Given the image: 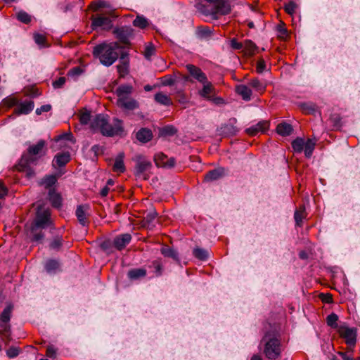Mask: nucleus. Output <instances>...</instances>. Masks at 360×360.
<instances>
[{"label": "nucleus", "instance_id": "1", "mask_svg": "<svg viewBox=\"0 0 360 360\" xmlns=\"http://www.w3.org/2000/svg\"><path fill=\"white\" fill-rule=\"evenodd\" d=\"M196 11L213 20H217L231 11L230 0H195Z\"/></svg>", "mask_w": 360, "mask_h": 360}, {"label": "nucleus", "instance_id": "2", "mask_svg": "<svg viewBox=\"0 0 360 360\" xmlns=\"http://www.w3.org/2000/svg\"><path fill=\"white\" fill-rule=\"evenodd\" d=\"M35 206V217L31 225L30 232L32 240L39 242L44 237L42 229L51 227L53 225V221L50 208L46 204L37 202Z\"/></svg>", "mask_w": 360, "mask_h": 360}, {"label": "nucleus", "instance_id": "3", "mask_svg": "<svg viewBox=\"0 0 360 360\" xmlns=\"http://www.w3.org/2000/svg\"><path fill=\"white\" fill-rule=\"evenodd\" d=\"M91 129L94 132L101 133L104 136L112 137L122 131V122L116 118L111 120L108 115L98 114L93 117L91 121Z\"/></svg>", "mask_w": 360, "mask_h": 360}, {"label": "nucleus", "instance_id": "4", "mask_svg": "<svg viewBox=\"0 0 360 360\" xmlns=\"http://www.w3.org/2000/svg\"><path fill=\"white\" fill-rule=\"evenodd\" d=\"M122 46L117 42L103 43L94 47L93 54L105 65H111L122 53Z\"/></svg>", "mask_w": 360, "mask_h": 360}, {"label": "nucleus", "instance_id": "5", "mask_svg": "<svg viewBox=\"0 0 360 360\" xmlns=\"http://www.w3.org/2000/svg\"><path fill=\"white\" fill-rule=\"evenodd\" d=\"M117 105L125 114L131 112L135 109L134 88L131 84H121L115 90Z\"/></svg>", "mask_w": 360, "mask_h": 360}, {"label": "nucleus", "instance_id": "6", "mask_svg": "<svg viewBox=\"0 0 360 360\" xmlns=\"http://www.w3.org/2000/svg\"><path fill=\"white\" fill-rule=\"evenodd\" d=\"M89 8L96 13L93 16L92 22H112L117 20L118 15L115 11L109 7V4L102 0L95 1L91 3Z\"/></svg>", "mask_w": 360, "mask_h": 360}, {"label": "nucleus", "instance_id": "7", "mask_svg": "<svg viewBox=\"0 0 360 360\" xmlns=\"http://www.w3.org/2000/svg\"><path fill=\"white\" fill-rule=\"evenodd\" d=\"M261 345H264V354L269 360H276L280 356L282 346L275 334L266 333L261 341Z\"/></svg>", "mask_w": 360, "mask_h": 360}, {"label": "nucleus", "instance_id": "8", "mask_svg": "<svg viewBox=\"0 0 360 360\" xmlns=\"http://www.w3.org/2000/svg\"><path fill=\"white\" fill-rule=\"evenodd\" d=\"M46 142L44 140H39L37 144L32 145L27 148V155H23L20 164L23 167L34 162L37 157L39 158L45 153Z\"/></svg>", "mask_w": 360, "mask_h": 360}, {"label": "nucleus", "instance_id": "9", "mask_svg": "<svg viewBox=\"0 0 360 360\" xmlns=\"http://www.w3.org/2000/svg\"><path fill=\"white\" fill-rule=\"evenodd\" d=\"M9 105H17V107L14 110V113L16 115H27L30 112H32L34 109V104L32 101H26L24 102L18 103V101L16 98H11L9 102Z\"/></svg>", "mask_w": 360, "mask_h": 360}, {"label": "nucleus", "instance_id": "10", "mask_svg": "<svg viewBox=\"0 0 360 360\" xmlns=\"http://www.w3.org/2000/svg\"><path fill=\"white\" fill-rule=\"evenodd\" d=\"M340 335L345 340L347 345L354 347L356 342V332L353 328L340 326L338 328Z\"/></svg>", "mask_w": 360, "mask_h": 360}, {"label": "nucleus", "instance_id": "11", "mask_svg": "<svg viewBox=\"0 0 360 360\" xmlns=\"http://www.w3.org/2000/svg\"><path fill=\"white\" fill-rule=\"evenodd\" d=\"M151 162L144 157H136V177L146 179L148 178L147 172L151 168Z\"/></svg>", "mask_w": 360, "mask_h": 360}, {"label": "nucleus", "instance_id": "12", "mask_svg": "<svg viewBox=\"0 0 360 360\" xmlns=\"http://www.w3.org/2000/svg\"><path fill=\"white\" fill-rule=\"evenodd\" d=\"M113 33L120 42L124 45H127L132 34V30L127 26H123L115 29Z\"/></svg>", "mask_w": 360, "mask_h": 360}, {"label": "nucleus", "instance_id": "13", "mask_svg": "<svg viewBox=\"0 0 360 360\" xmlns=\"http://www.w3.org/2000/svg\"><path fill=\"white\" fill-rule=\"evenodd\" d=\"M89 206L88 205H80L77 206L76 209V217L77 218L79 223L83 226H85L89 224Z\"/></svg>", "mask_w": 360, "mask_h": 360}, {"label": "nucleus", "instance_id": "14", "mask_svg": "<svg viewBox=\"0 0 360 360\" xmlns=\"http://www.w3.org/2000/svg\"><path fill=\"white\" fill-rule=\"evenodd\" d=\"M157 214L155 211H150L146 217L138 216L136 214V226L140 225L141 227H147L150 229L153 221L155 219Z\"/></svg>", "mask_w": 360, "mask_h": 360}, {"label": "nucleus", "instance_id": "15", "mask_svg": "<svg viewBox=\"0 0 360 360\" xmlns=\"http://www.w3.org/2000/svg\"><path fill=\"white\" fill-rule=\"evenodd\" d=\"M186 69L190 75L200 83H205L207 82L206 75L198 67L188 64L186 65Z\"/></svg>", "mask_w": 360, "mask_h": 360}, {"label": "nucleus", "instance_id": "16", "mask_svg": "<svg viewBox=\"0 0 360 360\" xmlns=\"http://www.w3.org/2000/svg\"><path fill=\"white\" fill-rule=\"evenodd\" d=\"M155 162L158 167L170 168L174 167L175 160L172 158H169L163 153H158L155 156Z\"/></svg>", "mask_w": 360, "mask_h": 360}, {"label": "nucleus", "instance_id": "17", "mask_svg": "<svg viewBox=\"0 0 360 360\" xmlns=\"http://www.w3.org/2000/svg\"><path fill=\"white\" fill-rule=\"evenodd\" d=\"M153 138L152 131L148 128H141L136 131V140L141 143H146L150 141Z\"/></svg>", "mask_w": 360, "mask_h": 360}, {"label": "nucleus", "instance_id": "18", "mask_svg": "<svg viewBox=\"0 0 360 360\" xmlns=\"http://www.w3.org/2000/svg\"><path fill=\"white\" fill-rule=\"evenodd\" d=\"M269 127V123L267 122H259L257 124L251 126L250 127L245 129L247 134L250 136H255L259 132H264Z\"/></svg>", "mask_w": 360, "mask_h": 360}, {"label": "nucleus", "instance_id": "19", "mask_svg": "<svg viewBox=\"0 0 360 360\" xmlns=\"http://www.w3.org/2000/svg\"><path fill=\"white\" fill-rule=\"evenodd\" d=\"M131 236L130 234H121L115 238L113 240V244L117 249L122 250L127 245V244H128L131 241Z\"/></svg>", "mask_w": 360, "mask_h": 360}, {"label": "nucleus", "instance_id": "20", "mask_svg": "<svg viewBox=\"0 0 360 360\" xmlns=\"http://www.w3.org/2000/svg\"><path fill=\"white\" fill-rule=\"evenodd\" d=\"M195 34L200 39L209 40L213 35V31L207 26H198Z\"/></svg>", "mask_w": 360, "mask_h": 360}, {"label": "nucleus", "instance_id": "21", "mask_svg": "<svg viewBox=\"0 0 360 360\" xmlns=\"http://www.w3.org/2000/svg\"><path fill=\"white\" fill-rule=\"evenodd\" d=\"M225 174V169L222 167H219L208 172L205 176L206 181H216Z\"/></svg>", "mask_w": 360, "mask_h": 360}, {"label": "nucleus", "instance_id": "22", "mask_svg": "<svg viewBox=\"0 0 360 360\" xmlns=\"http://www.w3.org/2000/svg\"><path fill=\"white\" fill-rule=\"evenodd\" d=\"M135 281V269L129 270L127 274L123 276L122 281L119 283L121 288H126L133 285Z\"/></svg>", "mask_w": 360, "mask_h": 360}, {"label": "nucleus", "instance_id": "23", "mask_svg": "<svg viewBox=\"0 0 360 360\" xmlns=\"http://www.w3.org/2000/svg\"><path fill=\"white\" fill-rule=\"evenodd\" d=\"M49 198L53 207L56 208L60 207L62 205V198L60 194L55 191L54 188L49 191Z\"/></svg>", "mask_w": 360, "mask_h": 360}, {"label": "nucleus", "instance_id": "24", "mask_svg": "<svg viewBox=\"0 0 360 360\" xmlns=\"http://www.w3.org/2000/svg\"><path fill=\"white\" fill-rule=\"evenodd\" d=\"M70 160V156L69 153H63L58 154L56 155L53 161V165L55 167L58 165V167L65 166Z\"/></svg>", "mask_w": 360, "mask_h": 360}, {"label": "nucleus", "instance_id": "25", "mask_svg": "<svg viewBox=\"0 0 360 360\" xmlns=\"http://www.w3.org/2000/svg\"><path fill=\"white\" fill-rule=\"evenodd\" d=\"M155 101L162 105L169 106L172 105L171 98L163 92H158L154 96Z\"/></svg>", "mask_w": 360, "mask_h": 360}, {"label": "nucleus", "instance_id": "26", "mask_svg": "<svg viewBox=\"0 0 360 360\" xmlns=\"http://www.w3.org/2000/svg\"><path fill=\"white\" fill-rule=\"evenodd\" d=\"M203 84V88L200 91V95L207 99H211L212 95L214 93V89L212 84L207 81Z\"/></svg>", "mask_w": 360, "mask_h": 360}, {"label": "nucleus", "instance_id": "27", "mask_svg": "<svg viewBox=\"0 0 360 360\" xmlns=\"http://www.w3.org/2000/svg\"><path fill=\"white\" fill-rule=\"evenodd\" d=\"M276 131L283 136H289L292 131V127L290 124L282 122L277 125Z\"/></svg>", "mask_w": 360, "mask_h": 360}, {"label": "nucleus", "instance_id": "28", "mask_svg": "<svg viewBox=\"0 0 360 360\" xmlns=\"http://www.w3.org/2000/svg\"><path fill=\"white\" fill-rule=\"evenodd\" d=\"M236 92L240 95L245 101H250L251 99L252 91L245 85L241 84L237 86Z\"/></svg>", "mask_w": 360, "mask_h": 360}, {"label": "nucleus", "instance_id": "29", "mask_svg": "<svg viewBox=\"0 0 360 360\" xmlns=\"http://www.w3.org/2000/svg\"><path fill=\"white\" fill-rule=\"evenodd\" d=\"M248 84L253 88L255 91L262 93L265 91L266 84L264 81L259 80L257 78L252 79Z\"/></svg>", "mask_w": 360, "mask_h": 360}, {"label": "nucleus", "instance_id": "30", "mask_svg": "<svg viewBox=\"0 0 360 360\" xmlns=\"http://www.w3.org/2000/svg\"><path fill=\"white\" fill-rule=\"evenodd\" d=\"M161 253L165 257H171L175 261H179L178 253L175 250L169 246H163L161 248Z\"/></svg>", "mask_w": 360, "mask_h": 360}, {"label": "nucleus", "instance_id": "31", "mask_svg": "<svg viewBox=\"0 0 360 360\" xmlns=\"http://www.w3.org/2000/svg\"><path fill=\"white\" fill-rule=\"evenodd\" d=\"M315 144L316 143L310 139H308L307 141H305L303 150L307 158H309L311 156L315 148Z\"/></svg>", "mask_w": 360, "mask_h": 360}, {"label": "nucleus", "instance_id": "32", "mask_svg": "<svg viewBox=\"0 0 360 360\" xmlns=\"http://www.w3.org/2000/svg\"><path fill=\"white\" fill-rule=\"evenodd\" d=\"M305 141L302 138L297 137L295 140L292 141L291 145L294 151L297 153H300L304 150V145Z\"/></svg>", "mask_w": 360, "mask_h": 360}, {"label": "nucleus", "instance_id": "33", "mask_svg": "<svg viewBox=\"0 0 360 360\" xmlns=\"http://www.w3.org/2000/svg\"><path fill=\"white\" fill-rule=\"evenodd\" d=\"M57 181V178L55 175H49L45 176L42 180L41 184L44 186V187L49 191L51 188H53L52 186L56 184Z\"/></svg>", "mask_w": 360, "mask_h": 360}, {"label": "nucleus", "instance_id": "34", "mask_svg": "<svg viewBox=\"0 0 360 360\" xmlns=\"http://www.w3.org/2000/svg\"><path fill=\"white\" fill-rule=\"evenodd\" d=\"M277 36L282 40H285L289 37V32L285 27V24H277Z\"/></svg>", "mask_w": 360, "mask_h": 360}, {"label": "nucleus", "instance_id": "35", "mask_svg": "<svg viewBox=\"0 0 360 360\" xmlns=\"http://www.w3.org/2000/svg\"><path fill=\"white\" fill-rule=\"evenodd\" d=\"M113 171L115 172L121 173L124 171V165L123 162V155L122 154L119 155L114 162L113 165Z\"/></svg>", "mask_w": 360, "mask_h": 360}, {"label": "nucleus", "instance_id": "36", "mask_svg": "<svg viewBox=\"0 0 360 360\" xmlns=\"http://www.w3.org/2000/svg\"><path fill=\"white\" fill-rule=\"evenodd\" d=\"M305 217V209L304 207H300L299 210H296L294 214V218L296 224L299 226H302V219Z\"/></svg>", "mask_w": 360, "mask_h": 360}, {"label": "nucleus", "instance_id": "37", "mask_svg": "<svg viewBox=\"0 0 360 360\" xmlns=\"http://www.w3.org/2000/svg\"><path fill=\"white\" fill-rule=\"evenodd\" d=\"M299 106L306 114H312L316 111V105L313 103H301Z\"/></svg>", "mask_w": 360, "mask_h": 360}, {"label": "nucleus", "instance_id": "38", "mask_svg": "<svg viewBox=\"0 0 360 360\" xmlns=\"http://www.w3.org/2000/svg\"><path fill=\"white\" fill-rule=\"evenodd\" d=\"M13 310V306L11 304H8L2 311L0 319L1 322H8L11 319V313Z\"/></svg>", "mask_w": 360, "mask_h": 360}, {"label": "nucleus", "instance_id": "39", "mask_svg": "<svg viewBox=\"0 0 360 360\" xmlns=\"http://www.w3.org/2000/svg\"><path fill=\"white\" fill-rule=\"evenodd\" d=\"M59 267V263L55 259H49L45 264V269L48 273L55 272Z\"/></svg>", "mask_w": 360, "mask_h": 360}, {"label": "nucleus", "instance_id": "40", "mask_svg": "<svg viewBox=\"0 0 360 360\" xmlns=\"http://www.w3.org/2000/svg\"><path fill=\"white\" fill-rule=\"evenodd\" d=\"M338 316L336 314L332 313L329 314L326 318V323L328 326L333 328H339L338 326Z\"/></svg>", "mask_w": 360, "mask_h": 360}, {"label": "nucleus", "instance_id": "41", "mask_svg": "<svg viewBox=\"0 0 360 360\" xmlns=\"http://www.w3.org/2000/svg\"><path fill=\"white\" fill-rule=\"evenodd\" d=\"M144 57L150 60L151 56L155 53V48L152 43H148L146 45L144 51H143Z\"/></svg>", "mask_w": 360, "mask_h": 360}, {"label": "nucleus", "instance_id": "42", "mask_svg": "<svg viewBox=\"0 0 360 360\" xmlns=\"http://www.w3.org/2000/svg\"><path fill=\"white\" fill-rule=\"evenodd\" d=\"M193 255L200 259V260H205L208 257V253L207 252L202 248H195L193 251Z\"/></svg>", "mask_w": 360, "mask_h": 360}, {"label": "nucleus", "instance_id": "43", "mask_svg": "<svg viewBox=\"0 0 360 360\" xmlns=\"http://www.w3.org/2000/svg\"><path fill=\"white\" fill-rule=\"evenodd\" d=\"M8 322H1L0 323V335L8 338L11 333V326Z\"/></svg>", "mask_w": 360, "mask_h": 360}, {"label": "nucleus", "instance_id": "44", "mask_svg": "<svg viewBox=\"0 0 360 360\" xmlns=\"http://www.w3.org/2000/svg\"><path fill=\"white\" fill-rule=\"evenodd\" d=\"M34 39L35 43L41 48L46 46V37L44 34L35 33L34 34Z\"/></svg>", "mask_w": 360, "mask_h": 360}, {"label": "nucleus", "instance_id": "45", "mask_svg": "<svg viewBox=\"0 0 360 360\" xmlns=\"http://www.w3.org/2000/svg\"><path fill=\"white\" fill-rule=\"evenodd\" d=\"M17 19L21 22H30L32 20L31 15L25 11H20L17 13Z\"/></svg>", "mask_w": 360, "mask_h": 360}, {"label": "nucleus", "instance_id": "46", "mask_svg": "<svg viewBox=\"0 0 360 360\" xmlns=\"http://www.w3.org/2000/svg\"><path fill=\"white\" fill-rule=\"evenodd\" d=\"M63 244V239L60 236L55 237L51 242L49 246L50 248L56 250H58Z\"/></svg>", "mask_w": 360, "mask_h": 360}, {"label": "nucleus", "instance_id": "47", "mask_svg": "<svg viewBox=\"0 0 360 360\" xmlns=\"http://www.w3.org/2000/svg\"><path fill=\"white\" fill-rule=\"evenodd\" d=\"M93 117H91V113L88 111H85L81 113L79 116V121L82 124H86L89 122L91 124V121Z\"/></svg>", "mask_w": 360, "mask_h": 360}, {"label": "nucleus", "instance_id": "48", "mask_svg": "<svg viewBox=\"0 0 360 360\" xmlns=\"http://www.w3.org/2000/svg\"><path fill=\"white\" fill-rule=\"evenodd\" d=\"M175 98L180 104H186L188 101L187 96L182 91H178L176 93Z\"/></svg>", "mask_w": 360, "mask_h": 360}, {"label": "nucleus", "instance_id": "49", "mask_svg": "<svg viewBox=\"0 0 360 360\" xmlns=\"http://www.w3.org/2000/svg\"><path fill=\"white\" fill-rule=\"evenodd\" d=\"M174 82V78L169 75H165L161 78V84L162 86H172Z\"/></svg>", "mask_w": 360, "mask_h": 360}, {"label": "nucleus", "instance_id": "50", "mask_svg": "<svg viewBox=\"0 0 360 360\" xmlns=\"http://www.w3.org/2000/svg\"><path fill=\"white\" fill-rule=\"evenodd\" d=\"M82 72V69L79 67H75L69 70L68 75L72 78H76L80 75Z\"/></svg>", "mask_w": 360, "mask_h": 360}, {"label": "nucleus", "instance_id": "51", "mask_svg": "<svg viewBox=\"0 0 360 360\" xmlns=\"http://www.w3.org/2000/svg\"><path fill=\"white\" fill-rule=\"evenodd\" d=\"M296 7L297 6L294 2L290 1L285 4V11H286L287 13L292 15V13H295Z\"/></svg>", "mask_w": 360, "mask_h": 360}, {"label": "nucleus", "instance_id": "52", "mask_svg": "<svg viewBox=\"0 0 360 360\" xmlns=\"http://www.w3.org/2000/svg\"><path fill=\"white\" fill-rule=\"evenodd\" d=\"M6 354L10 358H14L19 354V349L17 347H10L6 351Z\"/></svg>", "mask_w": 360, "mask_h": 360}, {"label": "nucleus", "instance_id": "53", "mask_svg": "<svg viewBox=\"0 0 360 360\" xmlns=\"http://www.w3.org/2000/svg\"><path fill=\"white\" fill-rule=\"evenodd\" d=\"M66 79L64 77H59L57 80L53 82V86L55 89L61 88L65 83Z\"/></svg>", "mask_w": 360, "mask_h": 360}, {"label": "nucleus", "instance_id": "54", "mask_svg": "<svg viewBox=\"0 0 360 360\" xmlns=\"http://www.w3.org/2000/svg\"><path fill=\"white\" fill-rule=\"evenodd\" d=\"M176 132V129L172 126H166L162 129V133L166 135H174Z\"/></svg>", "mask_w": 360, "mask_h": 360}, {"label": "nucleus", "instance_id": "55", "mask_svg": "<svg viewBox=\"0 0 360 360\" xmlns=\"http://www.w3.org/2000/svg\"><path fill=\"white\" fill-rule=\"evenodd\" d=\"M46 356L54 359L56 356V349L53 346H49L46 349Z\"/></svg>", "mask_w": 360, "mask_h": 360}, {"label": "nucleus", "instance_id": "56", "mask_svg": "<svg viewBox=\"0 0 360 360\" xmlns=\"http://www.w3.org/2000/svg\"><path fill=\"white\" fill-rule=\"evenodd\" d=\"M338 354L342 357V360H360V356L354 359L352 355H349L347 352H338Z\"/></svg>", "mask_w": 360, "mask_h": 360}, {"label": "nucleus", "instance_id": "57", "mask_svg": "<svg viewBox=\"0 0 360 360\" xmlns=\"http://www.w3.org/2000/svg\"><path fill=\"white\" fill-rule=\"evenodd\" d=\"M51 109V105H49V104L44 105L36 110V113L37 115H41L44 112H49Z\"/></svg>", "mask_w": 360, "mask_h": 360}, {"label": "nucleus", "instance_id": "58", "mask_svg": "<svg viewBox=\"0 0 360 360\" xmlns=\"http://www.w3.org/2000/svg\"><path fill=\"white\" fill-rule=\"evenodd\" d=\"M231 46L235 50H240L243 46L241 43L238 42L236 39H232L231 40Z\"/></svg>", "mask_w": 360, "mask_h": 360}, {"label": "nucleus", "instance_id": "59", "mask_svg": "<svg viewBox=\"0 0 360 360\" xmlns=\"http://www.w3.org/2000/svg\"><path fill=\"white\" fill-rule=\"evenodd\" d=\"M266 65H265V62L264 60H260L257 62V72L259 73H261L264 71V68H265Z\"/></svg>", "mask_w": 360, "mask_h": 360}, {"label": "nucleus", "instance_id": "60", "mask_svg": "<svg viewBox=\"0 0 360 360\" xmlns=\"http://www.w3.org/2000/svg\"><path fill=\"white\" fill-rule=\"evenodd\" d=\"M8 193L6 187L0 182V198H4Z\"/></svg>", "mask_w": 360, "mask_h": 360}, {"label": "nucleus", "instance_id": "61", "mask_svg": "<svg viewBox=\"0 0 360 360\" xmlns=\"http://www.w3.org/2000/svg\"><path fill=\"white\" fill-rule=\"evenodd\" d=\"M72 139V135L71 134H64L58 136L57 137V139H56V141H58L61 139H66V140L71 141Z\"/></svg>", "mask_w": 360, "mask_h": 360}, {"label": "nucleus", "instance_id": "62", "mask_svg": "<svg viewBox=\"0 0 360 360\" xmlns=\"http://www.w3.org/2000/svg\"><path fill=\"white\" fill-rule=\"evenodd\" d=\"M246 46L248 49L250 53H253L256 49V45L252 41H247Z\"/></svg>", "mask_w": 360, "mask_h": 360}, {"label": "nucleus", "instance_id": "63", "mask_svg": "<svg viewBox=\"0 0 360 360\" xmlns=\"http://www.w3.org/2000/svg\"><path fill=\"white\" fill-rule=\"evenodd\" d=\"M323 297L322 298L323 301H324L326 303H330L333 301L332 296L330 295H321Z\"/></svg>", "mask_w": 360, "mask_h": 360}, {"label": "nucleus", "instance_id": "64", "mask_svg": "<svg viewBox=\"0 0 360 360\" xmlns=\"http://www.w3.org/2000/svg\"><path fill=\"white\" fill-rule=\"evenodd\" d=\"M146 275V271L142 269H136V278L144 276Z\"/></svg>", "mask_w": 360, "mask_h": 360}]
</instances>
